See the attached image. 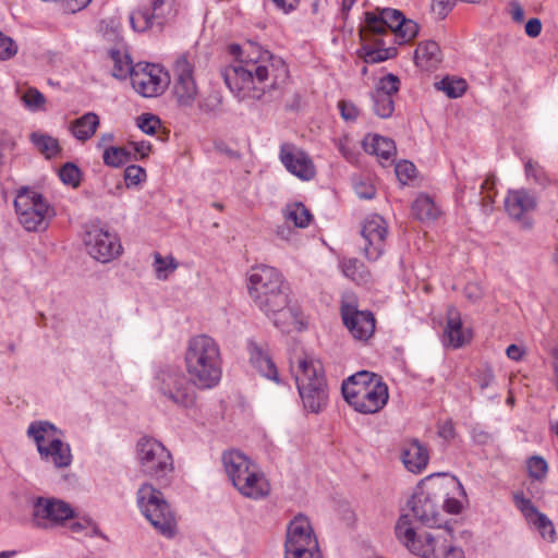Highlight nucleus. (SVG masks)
<instances>
[{
    "instance_id": "obj_1",
    "label": "nucleus",
    "mask_w": 558,
    "mask_h": 558,
    "mask_svg": "<svg viewBox=\"0 0 558 558\" xmlns=\"http://www.w3.org/2000/svg\"><path fill=\"white\" fill-rule=\"evenodd\" d=\"M247 291L254 304L282 332L302 331L306 318L292 301L283 276L275 267L258 265L247 275Z\"/></svg>"
},
{
    "instance_id": "obj_2",
    "label": "nucleus",
    "mask_w": 558,
    "mask_h": 558,
    "mask_svg": "<svg viewBox=\"0 0 558 558\" xmlns=\"http://www.w3.org/2000/svg\"><path fill=\"white\" fill-rule=\"evenodd\" d=\"M232 61L223 71L230 92L239 100H258L271 87L275 59L262 46L252 41L230 45Z\"/></svg>"
},
{
    "instance_id": "obj_3",
    "label": "nucleus",
    "mask_w": 558,
    "mask_h": 558,
    "mask_svg": "<svg viewBox=\"0 0 558 558\" xmlns=\"http://www.w3.org/2000/svg\"><path fill=\"white\" fill-rule=\"evenodd\" d=\"M396 536L413 555L421 558H465L448 530L417 532L409 514H402L396 523Z\"/></svg>"
},
{
    "instance_id": "obj_4",
    "label": "nucleus",
    "mask_w": 558,
    "mask_h": 558,
    "mask_svg": "<svg viewBox=\"0 0 558 558\" xmlns=\"http://www.w3.org/2000/svg\"><path fill=\"white\" fill-rule=\"evenodd\" d=\"M184 365L196 388L202 390L215 388L222 378L219 344L207 335L191 337L184 351Z\"/></svg>"
},
{
    "instance_id": "obj_5",
    "label": "nucleus",
    "mask_w": 558,
    "mask_h": 558,
    "mask_svg": "<svg viewBox=\"0 0 558 558\" xmlns=\"http://www.w3.org/2000/svg\"><path fill=\"white\" fill-rule=\"evenodd\" d=\"M223 472L239 494L260 500L270 494V483L260 466L245 453L232 449L222 453Z\"/></svg>"
},
{
    "instance_id": "obj_6",
    "label": "nucleus",
    "mask_w": 558,
    "mask_h": 558,
    "mask_svg": "<svg viewBox=\"0 0 558 558\" xmlns=\"http://www.w3.org/2000/svg\"><path fill=\"white\" fill-rule=\"evenodd\" d=\"M344 400L356 412L374 414L379 412L388 402V386L375 373L357 372L342 383Z\"/></svg>"
},
{
    "instance_id": "obj_7",
    "label": "nucleus",
    "mask_w": 558,
    "mask_h": 558,
    "mask_svg": "<svg viewBox=\"0 0 558 558\" xmlns=\"http://www.w3.org/2000/svg\"><path fill=\"white\" fill-rule=\"evenodd\" d=\"M27 438L35 445L45 463L58 470L68 469L73 462L71 446L62 429L46 420L33 421L26 429Z\"/></svg>"
},
{
    "instance_id": "obj_8",
    "label": "nucleus",
    "mask_w": 558,
    "mask_h": 558,
    "mask_svg": "<svg viewBox=\"0 0 558 558\" xmlns=\"http://www.w3.org/2000/svg\"><path fill=\"white\" fill-rule=\"evenodd\" d=\"M136 505L141 514L162 537L172 539L179 534L178 517L163 494L149 483L140 486Z\"/></svg>"
},
{
    "instance_id": "obj_9",
    "label": "nucleus",
    "mask_w": 558,
    "mask_h": 558,
    "mask_svg": "<svg viewBox=\"0 0 558 558\" xmlns=\"http://www.w3.org/2000/svg\"><path fill=\"white\" fill-rule=\"evenodd\" d=\"M135 458L140 472L154 481L168 480L174 472L172 453L154 437L144 436L137 440Z\"/></svg>"
},
{
    "instance_id": "obj_10",
    "label": "nucleus",
    "mask_w": 558,
    "mask_h": 558,
    "mask_svg": "<svg viewBox=\"0 0 558 558\" xmlns=\"http://www.w3.org/2000/svg\"><path fill=\"white\" fill-rule=\"evenodd\" d=\"M154 387L161 398L178 408L190 409L196 402L195 386L178 368L160 367L155 375Z\"/></svg>"
},
{
    "instance_id": "obj_11",
    "label": "nucleus",
    "mask_w": 558,
    "mask_h": 558,
    "mask_svg": "<svg viewBox=\"0 0 558 558\" xmlns=\"http://www.w3.org/2000/svg\"><path fill=\"white\" fill-rule=\"evenodd\" d=\"M14 206L21 225L27 231L45 228L53 216V209L36 191L21 190L15 197Z\"/></svg>"
},
{
    "instance_id": "obj_12",
    "label": "nucleus",
    "mask_w": 558,
    "mask_h": 558,
    "mask_svg": "<svg viewBox=\"0 0 558 558\" xmlns=\"http://www.w3.org/2000/svg\"><path fill=\"white\" fill-rule=\"evenodd\" d=\"M75 518L74 508L56 497H36L32 505V520L35 526L44 530L62 527Z\"/></svg>"
},
{
    "instance_id": "obj_13",
    "label": "nucleus",
    "mask_w": 558,
    "mask_h": 558,
    "mask_svg": "<svg viewBox=\"0 0 558 558\" xmlns=\"http://www.w3.org/2000/svg\"><path fill=\"white\" fill-rule=\"evenodd\" d=\"M83 243L87 254L104 264L117 259L123 252L119 235L99 225L85 228Z\"/></svg>"
},
{
    "instance_id": "obj_14",
    "label": "nucleus",
    "mask_w": 558,
    "mask_h": 558,
    "mask_svg": "<svg viewBox=\"0 0 558 558\" xmlns=\"http://www.w3.org/2000/svg\"><path fill=\"white\" fill-rule=\"evenodd\" d=\"M440 489L436 483L420 486L409 505L414 518L424 525L438 526L442 522L439 508Z\"/></svg>"
},
{
    "instance_id": "obj_15",
    "label": "nucleus",
    "mask_w": 558,
    "mask_h": 558,
    "mask_svg": "<svg viewBox=\"0 0 558 558\" xmlns=\"http://www.w3.org/2000/svg\"><path fill=\"white\" fill-rule=\"evenodd\" d=\"M179 12L177 0H151V8L138 9L130 13L129 20L134 32H145L155 26L162 27Z\"/></svg>"
},
{
    "instance_id": "obj_16",
    "label": "nucleus",
    "mask_w": 558,
    "mask_h": 558,
    "mask_svg": "<svg viewBox=\"0 0 558 558\" xmlns=\"http://www.w3.org/2000/svg\"><path fill=\"white\" fill-rule=\"evenodd\" d=\"M133 89L143 97H157L169 85V74L162 66L154 63H137L132 72Z\"/></svg>"
},
{
    "instance_id": "obj_17",
    "label": "nucleus",
    "mask_w": 558,
    "mask_h": 558,
    "mask_svg": "<svg viewBox=\"0 0 558 558\" xmlns=\"http://www.w3.org/2000/svg\"><path fill=\"white\" fill-rule=\"evenodd\" d=\"M318 541L312 523L303 514L295 515L287 527L284 555L316 550Z\"/></svg>"
},
{
    "instance_id": "obj_18",
    "label": "nucleus",
    "mask_w": 558,
    "mask_h": 558,
    "mask_svg": "<svg viewBox=\"0 0 558 558\" xmlns=\"http://www.w3.org/2000/svg\"><path fill=\"white\" fill-rule=\"evenodd\" d=\"M341 317L350 335L359 341H367L375 331V318L369 311L357 308L352 298L342 300Z\"/></svg>"
},
{
    "instance_id": "obj_19",
    "label": "nucleus",
    "mask_w": 558,
    "mask_h": 558,
    "mask_svg": "<svg viewBox=\"0 0 558 558\" xmlns=\"http://www.w3.org/2000/svg\"><path fill=\"white\" fill-rule=\"evenodd\" d=\"M193 63L189 56L179 57L174 63L173 95L180 107H192L198 96V88L193 75Z\"/></svg>"
},
{
    "instance_id": "obj_20",
    "label": "nucleus",
    "mask_w": 558,
    "mask_h": 558,
    "mask_svg": "<svg viewBox=\"0 0 558 558\" xmlns=\"http://www.w3.org/2000/svg\"><path fill=\"white\" fill-rule=\"evenodd\" d=\"M364 240V255L368 260H377L385 251V244L388 236V225L386 220L373 214L365 218L361 231Z\"/></svg>"
},
{
    "instance_id": "obj_21",
    "label": "nucleus",
    "mask_w": 558,
    "mask_h": 558,
    "mask_svg": "<svg viewBox=\"0 0 558 558\" xmlns=\"http://www.w3.org/2000/svg\"><path fill=\"white\" fill-rule=\"evenodd\" d=\"M513 502L527 523L538 531L543 539L549 543L557 541V532L553 521L545 513L538 511L531 499L526 498L523 493H517L513 495Z\"/></svg>"
},
{
    "instance_id": "obj_22",
    "label": "nucleus",
    "mask_w": 558,
    "mask_h": 558,
    "mask_svg": "<svg viewBox=\"0 0 558 558\" xmlns=\"http://www.w3.org/2000/svg\"><path fill=\"white\" fill-rule=\"evenodd\" d=\"M279 157L286 169L296 178L310 181L315 177L316 169L311 157L294 145H281Z\"/></svg>"
},
{
    "instance_id": "obj_23",
    "label": "nucleus",
    "mask_w": 558,
    "mask_h": 558,
    "mask_svg": "<svg viewBox=\"0 0 558 558\" xmlns=\"http://www.w3.org/2000/svg\"><path fill=\"white\" fill-rule=\"evenodd\" d=\"M400 81L393 74L379 78L372 93L374 112L380 118H388L395 110L393 95L399 90Z\"/></svg>"
},
{
    "instance_id": "obj_24",
    "label": "nucleus",
    "mask_w": 558,
    "mask_h": 558,
    "mask_svg": "<svg viewBox=\"0 0 558 558\" xmlns=\"http://www.w3.org/2000/svg\"><path fill=\"white\" fill-rule=\"evenodd\" d=\"M291 373L294 377L296 388L303 385H314L316 381L325 379L322 362L311 354L302 353L296 355L290 363Z\"/></svg>"
},
{
    "instance_id": "obj_25",
    "label": "nucleus",
    "mask_w": 558,
    "mask_h": 558,
    "mask_svg": "<svg viewBox=\"0 0 558 558\" xmlns=\"http://www.w3.org/2000/svg\"><path fill=\"white\" fill-rule=\"evenodd\" d=\"M384 23L391 37L401 45L413 39L418 32L417 24L412 20H407L402 13L395 9H384L380 12Z\"/></svg>"
},
{
    "instance_id": "obj_26",
    "label": "nucleus",
    "mask_w": 558,
    "mask_h": 558,
    "mask_svg": "<svg viewBox=\"0 0 558 558\" xmlns=\"http://www.w3.org/2000/svg\"><path fill=\"white\" fill-rule=\"evenodd\" d=\"M537 205V197L525 189L509 190L505 198L508 215L517 220L533 211Z\"/></svg>"
},
{
    "instance_id": "obj_27",
    "label": "nucleus",
    "mask_w": 558,
    "mask_h": 558,
    "mask_svg": "<svg viewBox=\"0 0 558 558\" xmlns=\"http://www.w3.org/2000/svg\"><path fill=\"white\" fill-rule=\"evenodd\" d=\"M472 339L471 329L463 327L460 313L451 307L447 314V325L444 331V344L458 349L469 343Z\"/></svg>"
},
{
    "instance_id": "obj_28",
    "label": "nucleus",
    "mask_w": 558,
    "mask_h": 558,
    "mask_svg": "<svg viewBox=\"0 0 558 558\" xmlns=\"http://www.w3.org/2000/svg\"><path fill=\"white\" fill-rule=\"evenodd\" d=\"M440 489V499H442L444 508L447 512L458 514L462 511L466 501V494L462 484L454 477L448 481L436 483Z\"/></svg>"
},
{
    "instance_id": "obj_29",
    "label": "nucleus",
    "mask_w": 558,
    "mask_h": 558,
    "mask_svg": "<svg viewBox=\"0 0 558 558\" xmlns=\"http://www.w3.org/2000/svg\"><path fill=\"white\" fill-rule=\"evenodd\" d=\"M302 404L307 412L319 413L328 403V390L326 380L316 381L314 385H303L298 388Z\"/></svg>"
},
{
    "instance_id": "obj_30",
    "label": "nucleus",
    "mask_w": 558,
    "mask_h": 558,
    "mask_svg": "<svg viewBox=\"0 0 558 558\" xmlns=\"http://www.w3.org/2000/svg\"><path fill=\"white\" fill-rule=\"evenodd\" d=\"M401 459L409 472L420 474L427 466L429 453L420 441L411 440L403 445Z\"/></svg>"
},
{
    "instance_id": "obj_31",
    "label": "nucleus",
    "mask_w": 558,
    "mask_h": 558,
    "mask_svg": "<svg viewBox=\"0 0 558 558\" xmlns=\"http://www.w3.org/2000/svg\"><path fill=\"white\" fill-rule=\"evenodd\" d=\"M414 61L416 66L423 71L437 69L442 61V53L439 45L434 40L420 43L414 52Z\"/></svg>"
},
{
    "instance_id": "obj_32",
    "label": "nucleus",
    "mask_w": 558,
    "mask_h": 558,
    "mask_svg": "<svg viewBox=\"0 0 558 558\" xmlns=\"http://www.w3.org/2000/svg\"><path fill=\"white\" fill-rule=\"evenodd\" d=\"M250 361L253 367L264 377L279 383L278 372L275 363L266 350L257 343L248 345Z\"/></svg>"
},
{
    "instance_id": "obj_33",
    "label": "nucleus",
    "mask_w": 558,
    "mask_h": 558,
    "mask_svg": "<svg viewBox=\"0 0 558 558\" xmlns=\"http://www.w3.org/2000/svg\"><path fill=\"white\" fill-rule=\"evenodd\" d=\"M391 37L384 23L381 15L374 13H366L365 23L361 29V38L363 43H374L378 45H386V38Z\"/></svg>"
},
{
    "instance_id": "obj_34",
    "label": "nucleus",
    "mask_w": 558,
    "mask_h": 558,
    "mask_svg": "<svg viewBox=\"0 0 558 558\" xmlns=\"http://www.w3.org/2000/svg\"><path fill=\"white\" fill-rule=\"evenodd\" d=\"M363 147L366 153L384 160L390 159L396 153L395 142L378 134L366 135L363 140Z\"/></svg>"
},
{
    "instance_id": "obj_35",
    "label": "nucleus",
    "mask_w": 558,
    "mask_h": 558,
    "mask_svg": "<svg viewBox=\"0 0 558 558\" xmlns=\"http://www.w3.org/2000/svg\"><path fill=\"white\" fill-rule=\"evenodd\" d=\"M99 117L95 112H87L70 123L71 134L81 142L89 140L99 126Z\"/></svg>"
},
{
    "instance_id": "obj_36",
    "label": "nucleus",
    "mask_w": 558,
    "mask_h": 558,
    "mask_svg": "<svg viewBox=\"0 0 558 558\" xmlns=\"http://www.w3.org/2000/svg\"><path fill=\"white\" fill-rule=\"evenodd\" d=\"M29 138L35 148L47 159L57 157L61 151L58 140L49 134L33 132Z\"/></svg>"
},
{
    "instance_id": "obj_37",
    "label": "nucleus",
    "mask_w": 558,
    "mask_h": 558,
    "mask_svg": "<svg viewBox=\"0 0 558 558\" xmlns=\"http://www.w3.org/2000/svg\"><path fill=\"white\" fill-rule=\"evenodd\" d=\"M110 59L112 61V75L119 80H124L132 76L135 64L126 50L114 49L110 51Z\"/></svg>"
},
{
    "instance_id": "obj_38",
    "label": "nucleus",
    "mask_w": 558,
    "mask_h": 558,
    "mask_svg": "<svg viewBox=\"0 0 558 558\" xmlns=\"http://www.w3.org/2000/svg\"><path fill=\"white\" fill-rule=\"evenodd\" d=\"M17 96L25 109L31 112L46 111V97L35 87L17 88Z\"/></svg>"
},
{
    "instance_id": "obj_39",
    "label": "nucleus",
    "mask_w": 558,
    "mask_h": 558,
    "mask_svg": "<svg viewBox=\"0 0 558 558\" xmlns=\"http://www.w3.org/2000/svg\"><path fill=\"white\" fill-rule=\"evenodd\" d=\"M340 268L347 278L357 283H366L369 281L371 275L368 270L357 258H343L340 262Z\"/></svg>"
},
{
    "instance_id": "obj_40",
    "label": "nucleus",
    "mask_w": 558,
    "mask_h": 558,
    "mask_svg": "<svg viewBox=\"0 0 558 558\" xmlns=\"http://www.w3.org/2000/svg\"><path fill=\"white\" fill-rule=\"evenodd\" d=\"M412 210L422 221L435 220L440 215V210L435 202L425 194H421L415 198Z\"/></svg>"
},
{
    "instance_id": "obj_41",
    "label": "nucleus",
    "mask_w": 558,
    "mask_h": 558,
    "mask_svg": "<svg viewBox=\"0 0 558 558\" xmlns=\"http://www.w3.org/2000/svg\"><path fill=\"white\" fill-rule=\"evenodd\" d=\"M284 219L296 228H306L312 221V214L302 203L288 204L283 209Z\"/></svg>"
},
{
    "instance_id": "obj_42",
    "label": "nucleus",
    "mask_w": 558,
    "mask_h": 558,
    "mask_svg": "<svg viewBox=\"0 0 558 558\" xmlns=\"http://www.w3.org/2000/svg\"><path fill=\"white\" fill-rule=\"evenodd\" d=\"M435 87L437 90L445 93L449 98H459L465 93L468 84L461 77L446 76L436 82Z\"/></svg>"
},
{
    "instance_id": "obj_43",
    "label": "nucleus",
    "mask_w": 558,
    "mask_h": 558,
    "mask_svg": "<svg viewBox=\"0 0 558 558\" xmlns=\"http://www.w3.org/2000/svg\"><path fill=\"white\" fill-rule=\"evenodd\" d=\"M179 263L172 255L162 256L159 253L154 254V271L159 280H167L175 271Z\"/></svg>"
},
{
    "instance_id": "obj_44",
    "label": "nucleus",
    "mask_w": 558,
    "mask_h": 558,
    "mask_svg": "<svg viewBox=\"0 0 558 558\" xmlns=\"http://www.w3.org/2000/svg\"><path fill=\"white\" fill-rule=\"evenodd\" d=\"M131 158L132 151L128 147L109 146L102 153L104 163L113 168L125 165Z\"/></svg>"
},
{
    "instance_id": "obj_45",
    "label": "nucleus",
    "mask_w": 558,
    "mask_h": 558,
    "mask_svg": "<svg viewBox=\"0 0 558 558\" xmlns=\"http://www.w3.org/2000/svg\"><path fill=\"white\" fill-rule=\"evenodd\" d=\"M376 46L374 43H364L363 44V58L366 63H378L395 56L393 48H381V47H373ZM377 46H379L377 44Z\"/></svg>"
},
{
    "instance_id": "obj_46",
    "label": "nucleus",
    "mask_w": 558,
    "mask_h": 558,
    "mask_svg": "<svg viewBox=\"0 0 558 558\" xmlns=\"http://www.w3.org/2000/svg\"><path fill=\"white\" fill-rule=\"evenodd\" d=\"M529 476L537 482H544L548 474V463L543 457L533 456L526 460Z\"/></svg>"
},
{
    "instance_id": "obj_47",
    "label": "nucleus",
    "mask_w": 558,
    "mask_h": 558,
    "mask_svg": "<svg viewBox=\"0 0 558 558\" xmlns=\"http://www.w3.org/2000/svg\"><path fill=\"white\" fill-rule=\"evenodd\" d=\"M60 180L72 187H76L81 183V170L72 162H66L59 170Z\"/></svg>"
},
{
    "instance_id": "obj_48",
    "label": "nucleus",
    "mask_w": 558,
    "mask_h": 558,
    "mask_svg": "<svg viewBox=\"0 0 558 558\" xmlns=\"http://www.w3.org/2000/svg\"><path fill=\"white\" fill-rule=\"evenodd\" d=\"M146 171L141 166H129L124 171V180L128 187L137 186L146 180Z\"/></svg>"
},
{
    "instance_id": "obj_49",
    "label": "nucleus",
    "mask_w": 558,
    "mask_h": 558,
    "mask_svg": "<svg viewBox=\"0 0 558 558\" xmlns=\"http://www.w3.org/2000/svg\"><path fill=\"white\" fill-rule=\"evenodd\" d=\"M136 125L145 134L153 135L160 126V120L155 114L143 113L136 119Z\"/></svg>"
},
{
    "instance_id": "obj_50",
    "label": "nucleus",
    "mask_w": 558,
    "mask_h": 558,
    "mask_svg": "<svg viewBox=\"0 0 558 558\" xmlns=\"http://www.w3.org/2000/svg\"><path fill=\"white\" fill-rule=\"evenodd\" d=\"M73 521L70 524V531L72 533H83L87 530H92L95 534L97 533V524L94 520L88 515L77 517L72 519Z\"/></svg>"
},
{
    "instance_id": "obj_51",
    "label": "nucleus",
    "mask_w": 558,
    "mask_h": 558,
    "mask_svg": "<svg viewBox=\"0 0 558 558\" xmlns=\"http://www.w3.org/2000/svg\"><path fill=\"white\" fill-rule=\"evenodd\" d=\"M395 172L398 180L402 184H407L415 175V166L408 160H402L396 165Z\"/></svg>"
},
{
    "instance_id": "obj_52",
    "label": "nucleus",
    "mask_w": 558,
    "mask_h": 558,
    "mask_svg": "<svg viewBox=\"0 0 558 558\" xmlns=\"http://www.w3.org/2000/svg\"><path fill=\"white\" fill-rule=\"evenodd\" d=\"M17 53L15 41L0 32V60H9Z\"/></svg>"
},
{
    "instance_id": "obj_53",
    "label": "nucleus",
    "mask_w": 558,
    "mask_h": 558,
    "mask_svg": "<svg viewBox=\"0 0 558 558\" xmlns=\"http://www.w3.org/2000/svg\"><path fill=\"white\" fill-rule=\"evenodd\" d=\"M128 149L132 151V158L143 159L147 157L151 150V145L146 141H132L128 145Z\"/></svg>"
},
{
    "instance_id": "obj_54",
    "label": "nucleus",
    "mask_w": 558,
    "mask_h": 558,
    "mask_svg": "<svg viewBox=\"0 0 558 558\" xmlns=\"http://www.w3.org/2000/svg\"><path fill=\"white\" fill-rule=\"evenodd\" d=\"M494 380H495L494 372L488 366H485V367L478 369V372L475 375V381L480 386L481 389L488 388L489 386H492Z\"/></svg>"
},
{
    "instance_id": "obj_55",
    "label": "nucleus",
    "mask_w": 558,
    "mask_h": 558,
    "mask_svg": "<svg viewBox=\"0 0 558 558\" xmlns=\"http://www.w3.org/2000/svg\"><path fill=\"white\" fill-rule=\"evenodd\" d=\"M354 191L360 198L371 199L376 194L375 186L366 181H356L354 183Z\"/></svg>"
},
{
    "instance_id": "obj_56",
    "label": "nucleus",
    "mask_w": 558,
    "mask_h": 558,
    "mask_svg": "<svg viewBox=\"0 0 558 558\" xmlns=\"http://www.w3.org/2000/svg\"><path fill=\"white\" fill-rule=\"evenodd\" d=\"M337 147L341 155L349 161L355 160V154L352 146V143L348 136H343L338 140Z\"/></svg>"
},
{
    "instance_id": "obj_57",
    "label": "nucleus",
    "mask_w": 558,
    "mask_h": 558,
    "mask_svg": "<svg viewBox=\"0 0 558 558\" xmlns=\"http://www.w3.org/2000/svg\"><path fill=\"white\" fill-rule=\"evenodd\" d=\"M456 2L457 0H433L432 9L438 16L445 17Z\"/></svg>"
},
{
    "instance_id": "obj_58",
    "label": "nucleus",
    "mask_w": 558,
    "mask_h": 558,
    "mask_svg": "<svg viewBox=\"0 0 558 558\" xmlns=\"http://www.w3.org/2000/svg\"><path fill=\"white\" fill-rule=\"evenodd\" d=\"M338 107L341 112V117L347 121H354L359 116V110L352 102L340 101Z\"/></svg>"
},
{
    "instance_id": "obj_59",
    "label": "nucleus",
    "mask_w": 558,
    "mask_h": 558,
    "mask_svg": "<svg viewBox=\"0 0 558 558\" xmlns=\"http://www.w3.org/2000/svg\"><path fill=\"white\" fill-rule=\"evenodd\" d=\"M525 173L529 179H533L536 183H543L544 181V173L541 167L532 160L525 162Z\"/></svg>"
},
{
    "instance_id": "obj_60",
    "label": "nucleus",
    "mask_w": 558,
    "mask_h": 558,
    "mask_svg": "<svg viewBox=\"0 0 558 558\" xmlns=\"http://www.w3.org/2000/svg\"><path fill=\"white\" fill-rule=\"evenodd\" d=\"M65 11L75 13L84 9L92 0H61Z\"/></svg>"
},
{
    "instance_id": "obj_61",
    "label": "nucleus",
    "mask_w": 558,
    "mask_h": 558,
    "mask_svg": "<svg viewBox=\"0 0 558 558\" xmlns=\"http://www.w3.org/2000/svg\"><path fill=\"white\" fill-rule=\"evenodd\" d=\"M277 9L282 11L284 14H289L294 11L300 3V0H272Z\"/></svg>"
},
{
    "instance_id": "obj_62",
    "label": "nucleus",
    "mask_w": 558,
    "mask_h": 558,
    "mask_svg": "<svg viewBox=\"0 0 558 558\" xmlns=\"http://www.w3.org/2000/svg\"><path fill=\"white\" fill-rule=\"evenodd\" d=\"M542 32V23L538 19H531L525 24V33L530 37H537Z\"/></svg>"
},
{
    "instance_id": "obj_63",
    "label": "nucleus",
    "mask_w": 558,
    "mask_h": 558,
    "mask_svg": "<svg viewBox=\"0 0 558 558\" xmlns=\"http://www.w3.org/2000/svg\"><path fill=\"white\" fill-rule=\"evenodd\" d=\"M483 294L482 288L477 283H469L465 287V295L466 298L472 301L476 302L481 299Z\"/></svg>"
},
{
    "instance_id": "obj_64",
    "label": "nucleus",
    "mask_w": 558,
    "mask_h": 558,
    "mask_svg": "<svg viewBox=\"0 0 558 558\" xmlns=\"http://www.w3.org/2000/svg\"><path fill=\"white\" fill-rule=\"evenodd\" d=\"M438 434L440 437H442L446 440L452 439L454 437V426H453L452 422H449V421L444 422L439 426Z\"/></svg>"
}]
</instances>
